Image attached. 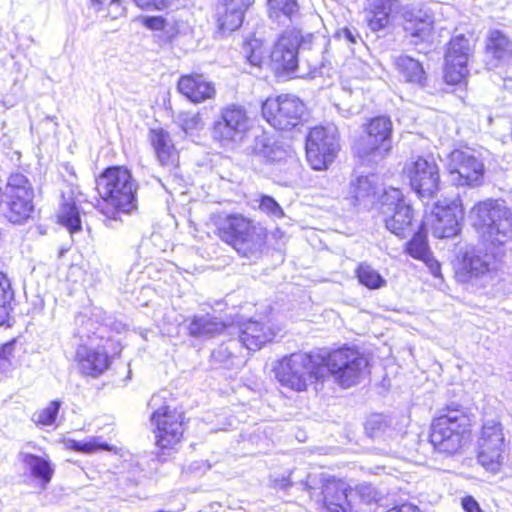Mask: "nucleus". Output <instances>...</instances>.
Wrapping results in <instances>:
<instances>
[{"instance_id":"nucleus-28","label":"nucleus","mask_w":512,"mask_h":512,"mask_svg":"<svg viewBox=\"0 0 512 512\" xmlns=\"http://www.w3.org/2000/svg\"><path fill=\"white\" fill-rule=\"evenodd\" d=\"M21 461L25 465L27 474L30 479L45 490L51 483L55 469L48 456L43 457L32 453H24L21 455Z\"/></svg>"},{"instance_id":"nucleus-10","label":"nucleus","mask_w":512,"mask_h":512,"mask_svg":"<svg viewBox=\"0 0 512 512\" xmlns=\"http://www.w3.org/2000/svg\"><path fill=\"white\" fill-rule=\"evenodd\" d=\"M4 217L14 225H23L34 218L35 192L29 177L21 172H11L5 183Z\"/></svg>"},{"instance_id":"nucleus-21","label":"nucleus","mask_w":512,"mask_h":512,"mask_svg":"<svg viewBox=\"0 0 512 512\" xmlns=\"http://www.w3.org/2000/svg\"><path fill=\"white\" fill-rule=\"evenodd\" d=\"M252 6L247 0H219L214 15L217 33L227 36L239 30Z\"/></svg>"},{"instance_id":"nucleus-49","label":"nucleus","mask_w":512,"mask_h":512,"mask_svg":"<svg viewBox=\"0 0 512 512\" xmlns=\"http://www.w3.org/2000/svg\"><path fill=\"white\" fill-rule=\"evenodd\" d=\"M384 512H424L418 505L403 501L387 508Z\"/></svg>"},{"instance_id":"nucleus-16","label":"nucleus","mask_w":512,"mask_h":512,"mask_svg":"<svg viewBox=\"0 0 512 512\" xmlns=\"http://www.w3.org/2000/svg\"><path fill=\"white\" fill-rule=\"evenodd\" d=\"M101 345L93 348L86 344L78 346L74 360L83 376L97 378L112 365L116 356L122 351L121 343L112 337H100Z\"/></svg>"},{"instance_id":"nucleus-5","label":"nucleus","mask_w":512,"mask_h":512,"mask_svg":"<svg viewBox=\"0 0 512 512\" xmlns=\"http://www.w3.org/2000/svg\"><path fill=\"white\" fill-rule=\"evenodd\" d=\"M394 126L387 115L368 118L362 126V136L355 155L362 165L382 166L393 151Z\"/></svg>"},{"instance_id":"nucleus-43","label":"nucleus","mask_w":512,"mask_h":512,"mask_svg":"<svg viewBox=\"0 0 512 512\" xmlns=\"http://www.w3.org/2000/svg\"><path fill=\"white\" fill-rule=\"evenodd\" d=\"M404 31L407 37L422 41L431 34L432 25L424 19L409 18L404 24Z\"/></svg>"},{"instance_id":"nucleus-7","label":"nucleus","mask_w":512,"mask_h":512,"mask_svg":"<svg viewBox=\"0 0 512 512\" xmlns=\"http://www.w3.org/2000/svg\"><path fill=\"white\" fill-rule=\"evenodd\" d=\"M379 214L385 229L400 240L418 227V211L397 187L385 189L379 198Z\"/></svg>"},{"instance_id":"nucleus-46","label":"nucleus","mask_w":512,"mask_h":512,"mask_svg":"<svg viewBox=\"0 0 512 512\" xmlns=\"http://www.w3.org/2000/svg\"><path fill=\"white\" fill-rule=\"evenodd\" d=\"M125 0H108L106 5V17L118 19L126 15Z\"/></svg>"},{"instance_id":"nucleus-1","label":"nucleus","mask_w":512,"mask_h":512,"mask_svg":"<svg viewBox=\"0 0 512 512\" xmlns=\"http://www.w3.org/2000/svg\"><path fill=\"white\" fill-rule=\"evenodd\" d=\"M95 208L108 221H120L138 211L139 184L124 164L108 165L94 176Z\"/></svg>"},{"instance_id":"nucleus-32","label":"nucleus","mask_w":512,"mask_h":512,"mask_svg":"<svg viewBox=\"0 0 512 512\" xmlns=\"http://www.w3.org/2000/svg\"><path fill=\"white\" fill-rule=\"evenodd\" d=\"M56 219L71 235L82 231L80 208L73 197H62Z\"/></svg>"},{"instance_id":"nucleus-47","label":"nucleus","mask_w":512,"mask_h":512,"mask_svg":"<svg viewBox=\"0 0 512 512\" xmlns=\"http://www.w3.org/2000/svg\"><path fill=\"white\" fill-rule=\"evenodd\" d=\"M369 188L370 182L367 176H359L350 184V189L356 199L366 194Z\"/></svg>"},{"instance_id":"nucleus-22","label":"nucleus","mask_w":512,"mask_h":512,"mask_svg":"<svg viewBox=\"0 0 512 512\" xmlns=\"http://www.w3.org/2000/svg\"><path fill=\"white\" fill-rule=\"evenodd\" d=\"M151 431L186 433L189 418L182 405L165 402L152 411L149 417Z\"/></svg>"},{"instance_id":"nucleus-14","label":"nucleus","mask_w":512,"mask_h":512,"mask_svg":"<svg viewBox=\"0 0 512 512\" xmlns=\"http://www.w3.org/2000/svg\"><path fill=\"white\" fill-rule=\"evenodd\" d=\"M402 176L420 200H432L442 188L441 171L435 160L417 156L402 168Z\"/></svg>"},{"instance_id":"nucleus-31","label":"nucleus","mask_w":512,"mask_h":512,"mask_svg":"<svg viewBox=\"0 0 512 512\" xmlns=\"http://www.w3.org/2000/svg\"><path fill=\"white\" fill-rule=\"evenodd\" d=\"M484 52L497 62L509 60L512 57V41L504 32L493 29L487 35Z\"/></svg>"},{"instance_id":"nucleus-51","label":"nucleus","mask_w":512,"mask_h":512,"mask_svg":"<svg viewBox=\"0 0 512 512\" xmlns=\"http://www.w3.org/2000/svg\"><path fill=\"white\" fill-rule=\"evenodd\" d=\"M461 507L465 512H484L476 499L471 495L462 497Z\"/></svg>"},{"instance_id":"nucleus-18","label":"nucleus","mask_w":512,"mask_h":512,"mask_svg":"<svg viewBox=\"0 0 512 512\" xmlns=\"http://www.w3.org/2000/svg\"><path fill=\"white\" fill-rule=\"evenodd\" d=\"M317 504L321 512H355L351 495L354 488L341 478L330 477L321 483Z\"/></svg>"},{"instance_id":"nucleus-37","label":"nucleus","mask_w":512,"mask_h":512,"mask_svg":"<svg viewBox=\"0 0 512 512\" xmlns=\"http://www.w3.org/2000/svg\"><path fill=\"white\" fill-rule=\"evenodd\" d=\"M15 292L7 273L0 271V326H10Z\"/></svg>"},{"instance_id":"nucleus-13","label":"nucleus","mask_w":512,"mask_h":512,"mask_svg":"<svg viewBox=\"0 0 512 512\" xmlns=\"http://www.w3.org/2000/svg\"><path fill=\"white\" fill-rule=\"evenodd\" d=\"M255 123L244 105H225L212 127L213 138L222 145L241 143L249 138Z\"/></svg>"},{"instance_id":"nucleus-42","label":"nucleus","mask_w":512,"mask_h":512,"mask_svg":"<svg viewBox=\"0 0 512 512\" xmlns=\"http://www.w3.org/2000/svg\"><path fill=\"white\" fill-rule=\"evenodd\" d=\"M69 448L77 453L93 454L99 451H115V447L107 442H102L100 437H93L87 441L71 440Z\"/></svg>"},{"instance_id":"nucleus-4","label":"nucleus","mask_w":512,"mask_h":512,"mask_svg":"<svg viewBox=\"0 0 512 512\" xmlns=\"http://www.w3.org/2000/svg\"><path fill=\"white\" fill-rule=\"evenodd\" d=\"M272 371L283 388L297 393L307 392L311 385L325 380L315 351L298 350L286 354L276 360Z\"/></svg>"},{"instance_id":"nucleus-23","label":"nucleus","mask_w":512,"mask_h":512,"mask_svg":"<svg viewBox=\"0 0 512 512\" xmlns=\"http://www.w3.org/2000/svg\"><path fill=\"white\" fill-rule=\"evenodd\" d=\"M149 143L159 165L174 171L180 165V153L168 131L161 127L151 128L148 132Z\"/></svg>"},{"instance_id":"nucleus-52","label":"nucleus","mask_w":512,"mask_h":512,"mask_svg":"<svg viewBox=\"0 0 512 512\" xmlns=\"http://www.w3.org/2000/svg\"><path fill=\"white\" fill-rule=\"evenodd\" d=\"M343 37L351 44H354L356 43V38L354 36V34L352 33V31L347 28V27H344L341 32H340Z\"/></svg>"},{"instance_id":"nucleus-24","label":"nucleus","mask_w":512,"mask_h":512,"mask_svg":"<svg viewBox=\"0 0 512 512\" xmlns=\"http://www.w3.org/2000/svg\"><path fill=\"white\" fill-rule=\"evenodd\" d=\"M275 329L265 322L246 320L239 325L238 338L249 351H258L276 338Z\"/></svg>"},{"instance_id":"nucleus-19","label":"nucleus","mask_w":512,"mask_h":512,"mask_svg":"<svg viewBox=\"0 0 512 512\" xmlns=\"http://www.w3.org/2000/svg\"><path fill=\"white\" fill-rule=\"evenodd\" d=\"M176 90L195 105L214 100L217 93L215 83L198 71L181 74L176 82Z\"/></svg>"},{"instance_id":"nucleus-11","label":"nucleus","mask_w":512,"mask_h":512,"mask_svg":"<svg viewBox=\"0 0 512 512\" xmlns=\"http://www.w3.org/2000/svg\"><path fill=\"white\" fill-rule=\"evenodd\" d=\"M445 172L456 188H477L485 183L486 166L474 149L458 147L446 155Z\"/></svg>"},{"instance_id":"nucleus-6","label":"nucleus","mask_w":512,"mask_h":512,"mask_svg":"<svg viewBox=\"0 0 512 512\" xmlns=\"http://www.w3.org/2000/svg\"><path fill=\"white\" fill-rule=\"evenodd\" d=\"M320 369L326 368L337 384L350 388L359 383L369 367L365 354L355 345L343 344L337 348L316 352Z\"/></svg>"},{"instance_id":"nucleus-53","label":"nucleus","mask_w":512,"mask_h":512,"mask_svg":"<svg viewBox=\"0 0 512 512\" xmlns=\"http://www.w3.org/2000/svg\"><path fill=\"white\" fill-rule=\"evenodd\" d=\"M91 1L93 4L98 5L99 9H102L108 0H91Z\"/></svg>"},{"instance_id":"nucleus-30","label":"nucleus","mask_w":512,"mask_h":512,"mask_svg":"<svg viewBox=\"0 0 512 512\" xmlns=\"http://www.w3.org/2000/svg\"><path fill=\"white\" fill-rule=\"evenodd\" d=\"M506 457V446H476L477 463L487 473H500L505 466Z\"/></svg>"},{"instance_id":"nucleus-34","label":"nucleus","mask_w":512,"mask_h":512,"mask_svg":"<svg viewBox=\"0 0 512 512\" xmlns=\"http://www.w3.org/2000/svg\"><path fill=\"white\" fill-rule=\"evenodd\" d=\"M476 446H506L502 423L497 419L484 420L478 431Z\"/></svg>"},{"instance_id":"nucleus-2","label":"nucleus","mask_w":512,"mask_h":512,"mask_svg":"<svg viewBox=\"0 0 512 512\" xmlns=\"http://www.w3.org/2000/svg\"><path fill=\"white\" fill-rule=\"evenodd\" d=\"M474 425V416L466 407L459 403L447 404L432 417L428 442L439 454H460L472 441Z\"/></svg>"},{"instance_id":"nucleus-8","label":"nucleus","mask_w":512,"mask_h":512,"mask_svg":"<svg viewBox=\"0 0 512 512\" xmlns=\"http://www.w3.org/2000/svg\"><path fill=\"white\" fill-rule=\"evenodd\" d=\"M260 113L265 122L279 132H291L303 126L309 117L306 104L289 93L267 96L261 102Z\"/></svg>"},{"instance_id":"nucleus-44","label":"nucleus","mask_w":512,"mask_h":512,"mask_svg":"<svg viewBox=\"0 0 512 512\" xmlns=\"http://www.w3.org/2000/svg\"><path fill=\"white\" fill-rule=\"evenodd\" d=\"M467 64L445 61L444 81L449 85H459L466 81Z\"/></svg>"},{"instance_id":"nucleus-27","label":"nucleus","mask_w":512,"mask_h":512,"mask_svg":"<svg viewBox=\"0 0 512 512\" xmlns=\"http://www.w3.org/2000/svg\"><path fill=\"white\" fill-rule=\"evenodd\" d=\"M154 439V454L159 462L175 459L186 440L185 434L173 431H151Z\"/></svg>"},{"instance_id":"nucleus-36","label":"nucleus","mask_w":512,"mask_h":512,"mask_svg":"<svg viewBox=\"0 0 512 512\" xmlns=\"http://www.w3.org/2000/svg\"><path fill=\"white\" fill-rule=\"evenodd\" d=\"M139 22L149 30L162 31V38L167 43H172L181 34L180 21L175 20L168 24L163 16H143Z\"/></svg>"},{"instance_id":"nucleus-15","label":"nucleus","mask_w":512,"mask_h":512,"mask_svg":"<svg viewBox=\"0 0 512 512\" xmlns=\"http://www.w3.org/2000/svg\"><path fill=\"white\" fill-rule=\"evenodd\" d=\"M341 149L334 131L323 125L311 127L305 139V158L311 169L326 171Z\"/></svg>"},{"instance_id":"nucleus-48","label":"nucleus","mask_w":512,"mask_h":512,"mask_svg":"<svg viewBox=\"0 0 512 512\" xmlns=\"http://www.w3.org/2000/svg\"><path fill=\"white\" fill-rule=\"evenodd\" d=\"M141 9L164 10L168 7L169 0H133Z\"/></svg>"},{"instance_id":"nucleus-40","label":"nucleus","mask_w":512,"mask_h":512,"mask_svg":"<svg viewBox=\"0 0 512 512\" xmlns=\"http://www.w3.org/2000/svg\"><path fill=\"white\" fill-rule=\"evenodd\" d=\"M471 51L472 48L466 36L464 34L456 35L447 43L445 61L468 64Z\"/></svg>"},{"instance_id":"nucleus-41","label":"nucleus","mask_w":512,"mask_h":512,"mask_svg":"<svg viewBox=\"0 0 512 512\" xmlns=\"http://www.w3.org/2000/svg\"><path fill=\"white\" fill-rule=\"evenodd\" d=\"M61 401L52 400L45 407L37 409L32 415V422L39 428L52 426L56 423Z\"/></svg>"},{"instance_id":"nucleus-38","label":"nucleus","mask_w":512,"mask_h":512,"mask_svg":"<svg viewBox=\"0 0 512 512\" xmlns=\"http://www.w3.org/2000/svg\"><path fill=\"white\" fill-rule=\"evenodd\" d=\"M354 276L358 283L368 290H378L387 285V281L381 273L366 261L356 265Z\"/></svg>"},{"instance_id":"nucleus-26","label":"nucleus","mask_w":512,"mask_h":512,"mask_svg":"<svg viewBox=\"0 0 512 512\" xmlns=\"http://www.w3.org/2000/svg\"><path fill=\"white\" fill-rule=\"evenodd\" d=\"M241 53L249 66L259 70L268 68L271 48L264 38L256 36L255 33L248 35L241 44Z\"/></svg>"},{"instance_id":"nucleus-29","label":"nucleus","mask_w":512,"mask_h":512,"mask_svg":"<svg viewBox=\"0 0 512 512\" xmlns=\"http://www.w3.org/2000/svg\"><path fill=\"white\" fill-rule=\"evenodd\" d=\"M394 65L404 83L417 87L426 85L428 76L419 60L408 55H400L395 59Z\"/></svg>"},{"instance_id":"nucleus-39","label":"nucleus","mask_w":512,"mask_h":512,"mask_svg":"<svg viewBox=\"0 0 512 512\" xmlns=\"http://www.w3.org/2000/svg\"><path fill=\"white\" fill-rule=\"evenodd\" d=\"M267 15L272 21H292L299 15L298 0H267Z\"/></svg>"},{"instance_id":"nucleus-3","label":"nucleus","mask_w":512,"mask_h":512,"mask_svg":"<svg viewBox=\"0 0 512 512\" xmlns=\"http://www.w3.org/2000/svg\"><path fill=\"white\" fill-rule=\"evenodd\" d=\"M210 225L215 237L240 258L257 257L267 247L269 231L243 213H214Z\"/></svg>"},{"instance_id":"nucleus-9","label":"nucleus","mask_w":512,"mask_h":512,"mask_svg":"<svg viewBox=\"0 0 512 512\" xmlns=\"http://www.w3.org/2000/svg\"><path fill=\"white\" fill-rule=\"evenodd\" d=\"M474 227L484 242L495 247L512 240V213L496 200H484L473 207Z\"/></svg>"},{"instance_id":"nucleus-25","label":"nucleus","mask_w":512,"mask_h":512,"mask_svg":"<svg viewBox=\"0 0 512 512\" xmlns=\"http://www.w3.org/2000/svg\"><path fill=\"white\" fill-rule=\"evenodd\" d=\"M399 9V0H370L364 10L366 24L372 32L387 29Z\"/></svg>"},{"instance_id":"nucleus-50","label":"nucleus","mask_w":512,"mask_h":512,"mask_svg":"<svg viewBox=\"0 0 512 512\" xmlns=\"http://www.w3.org/2000/svg\"><path fill=\"white\" fill-rule=\"evenodd\" d=\"M420 261L424 262L426 266L429 268L432 275L436 278H441V264L438 260H436L433 256V253L430 252L427 256L424 257V259H421Z\"/></svg>"},{"instance_id":"nucleus-35","label":"nucleus","mask_w":512,"mask_h":512,"mask_svg":"<svg viewBox=\"0 0 512 512\" xmlns=\"http://www.w3.org/2000/svg\"><path fill=\"white\" fill-rule=\"evenodd\" d=\"M410 236V239L404 244L405 254L415 260H421L432 252L428 241L427 229L423 222L419 223Z\"/></svg>"},{"instance_id":"nucleus-33","label":"nucleus","mask_w":512,"mask_h":512,"mask_svg":"<svg viewBox=\"0 0 512 512\" xmlns=\"http://www.w3.org/2000/svg\"><path fill=\"white\" fill-rule=\"evenodd\" d=\"M228 325L216 317L194 316L191 318L188 333L192 337H212L223 333Z\"/></svg>"},{"instance_id":"nucleus-17","label":"nucleus","mask_w":512,"mask_h":512,"mask_svg":"<svg viewBox=\"0 0 512 512\" xmlns=\"http://www.w3.org/2000/svg\"><path fill=\"white\" fill-rule=\"evenodd\" d=\"M430 215V228L435 238H452L460 234L464 216L460 197L436 201Z\"/></svg>"},{"instance_id":"nucleus-20","label":"nucleus","mask_w":512,"mask_h":512,"mask_svg":"<svg viewBox=\"0 0 512 512\" xmlns=\"http://www.w3.org/2000/svg\"><path fill=\"white\" fill-rule=\"evenodd\" d=\"M497 253H488L474 247L460 252L455 259V274L462 282L469 281L489 272L490 264L495 262Z\"/></svg>"},{"instance_id":"nucleus-12","label":"nucleus","mask_w":512,"mask_h":512,"mask_svg":"<svg viewBox=\"0 0 512 512\" xmlns=\"http://www.w3.org/2000/svg\"><path fill=\"white\" fill-rule=\"evenodd\" d=\"M303 37L300 30H284L276 37L271 47L268 69L277 80H292L300 75L299 49Z\"/></svg>"},{"instance_id":"nucleus-45","label":"nucleus","mask_w":512,"mask_h":512,"mask_svg":"<svg viewBox=\"0 0 512 512\" xmlns=\"http://www.w3.org/2000/svg\"><path fill=\"white\" fill-rule=\"evenodd\" d=\"M259 208L277 218H282L284 216V211L281 206L276 202V200L268 195H263L259 199Z\"/></svg>"}]
</instances>
